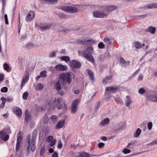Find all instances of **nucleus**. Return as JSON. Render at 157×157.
Instances as JSON below:
<instances>
[{
    "label": "nucleus",
    "mask_w": 157,
    "mask_h": 157,
    "mask_svg": "<svg viewBox=\"0 0 157 157\" xmlns=\"http://www.w3.org/2000/svg\"><path fill=\"white\" fill-rule=\"evenodd\" d=\"M72 75L71 72H67L66 74L60 73L59 76V79L54 83V87L58 91L59 94L63 96L64 93L63 91L59 92L62 89V86H63L67 82L68 84H70L72 82Z\"/></svg>",
    "instance_id": "nucleus-1"
},
{
    "label": "nucleus",
    "mask_w": 157,
    "mask_h": 157,
    "mask_svg": "<svg viewBox=\"0 0 157 157\" xmlns=\"http://www.w3.org/2000/svg\"><path fill=\"white\" fill-rule=\"evenodd\" d=\"M62 99L58 98L54 99L51 98L47 101V103L49 108L51 110H54L56 108H57L59 109H61L63 106L61 103Z\"/></svg>",
    "instance_id": "nucleus-2"
},
{
    "label": "nucleus",
    "mask_w": 157,
    "mask_h": 157,
    "mask_svg": "<svg viewBox=\"0 0 157 157\" xmlns=\"http://www.w3.org/2000/svg\"><path fill=\"white\" fill-rule=\"evenodd\" d=\"M83 6L82 5H73L72 6L64 5L61 6L59 9L67 13H74L78 12V8H82Z\"/></svg>",
    "instance_id": "nucleus-3"
},
{
    "label": "nucleus",
    "mask_w": 157,
    "mask_h": 157,
    "mask_svg": "<svg viewBox=\"0 0 157 157\" xmlns=\"http://www.w3.org/2000/svg\"><path fill=\"white\" fill-rule=\"evenodd\" d=\"M93 14L94 17L99 18L106 17L108 16V14L101 11H95L93 12Z\"/></svg>",
    "instance_id": "nucleus-4"
},
{
    "label": "nucleus",
    "mask_w": 157,
    "mask_h": 157,
    "mask_svg": "<svg viewBox=\"0 0 157 157\" xmlns=\"http://www.w3.org/2000/svg\"><path fill=\"white\" fill-rule=\"evenodd\" d=\"M69 65L73 68H79L81 66V64L76 60H73L70 61Z\"/></svg>",
    "instance_id": "nucleus-5"
},
{
    "label": "nucleus",
    "mask_w": 157,
    "mask_h": 157,
    "mask_svg": "<svg viewBox=\"0 0 157 157\" xmlns=\"http://www.w3.org/2000/svg\"><path fill=\"white\" fill-rule=\"evenodd\" d=\"M79 102L78 99H75L73 101L71 109V113L72 114H75L77 111V106Z\"/></svg>",
    "instance_id": "nucleus-6"
},
{
    "label": "nucleus",
    "mask_w": 157,
    "mask_h": 157,
    "mask_svg": "<svg viewBox=\"0 0 157 157\" xmlns=\"http://www.w3.org/2000/svg\"><path fill=\"white\" fill-rule=\"evenodd\" d=\"M29 79V70H26L25 72V76L23 78L21 84V89H22L24 86L25 85L26 83L27 82Z\"/></svg>",
    "instance_id": "nucleus-7"
},
{
    "label": "nucleus",
    "mask_w": 157,
    "mask_h": 157,
    "mask_svg": "<svg viewBox=\"0 0 157 157\" xmlns=\"http://www.w3.org/2000/svg\"><path fill=\"white\" fill-rule=\"evenodd\" d=\"M51 25L50 24L41 23L40 24L39 27L41 31H44L50 28Z\"/></svg>",
    "instance_id": "nucleus-8"
},
{
    "label": "nucleus",
    "mask_w": 157,
    "mask_h": 157,
    "mask_svg": "<svg viewBox=\"0 0 157 157\" xmlns=\"http://www.w3.org/2000/svg\"><path fill=\"white\" fill-rule=\"evenodd\" d=\"M147 98L148 101H151L153 102H157V94L153 93L147 95Z\"/></svg>",
    "instance_id": "nucleus-9"
},
{
    "label": "nucleus",
    "mask_w": 157,
    "mask_h": 157,
    "mask_svg": "<svg viewBox=\"0 0 157 157\" xmlns=\"http://www.w3.org/2000/svg\"><path fill=\"white\" fill-rule=\"evenodd\" d=\"M55 69L56 71H64L67 69V67L66 65H64L61 64L56 65L55 67Z\"/></svg>",
    "instance_id": "nucleus-10"
},
{
    "label": "nucleus",
    "mask_w": 157,
    "mask_h": 157,
    "mask_svg": "<svg viewBox=\"0 0 157 157\" xmlns=\"http://www.w3.org/2000/svg\"><path fill=\"white\" fill-rule=\"evenodd\" d=\"M84 56L88 61L92 63L94 62L95 60L94 57L91 55H89L86 52H84L83 53Z\"/></svg>",
    "instance_id": "nucleus-11"
},
{
    "label": "nucleus",
    "mask_w": 157,
    "mask_h": 157,
    "mask_svg": "<svg viewBox=\"0 0 157 157\" xmlns=\"http://www.w3.org/2000/svg\"><path fill=\"white\" fill-rule=\"evenodd\" d=\"M42 3H47L49 4H55L57 3L58 0H40Z\"/></svg>",
    "instance_id": "nucleus-12"
},
{
    "label": "nucleus",
    "mask_w": 157,
    "mask_h": 157,
    "mask_svg": "<svg viewBox=\"0 0 157 157\" xmlns=\"http://www.w3.org/2000/svg\"><path fill=\"white\" fill-rule=\"evenodd\" d=\"M27 142L25 144V147H27L26 152L25 155L26 156H28L29 154V136H28L27 139Z\"/></svg>",
    "instance_id": "nucleus-13"
},
{
    "label": "nucleus",
    "mask_w": 157,
    "mask_h": 157,
    "mask_svg": "<svg viewBox=\"0 0 157 157\" xmlns=\"http://www.w3.org/2000/svg\"><path fill=\"white\" fill-rule=\"evenodd\" d=\"M13 112L18 117H21L22 112L21 109L20 108L18 107L15 108L13 109Z\"/></svg>",
    "instance_id": "nucleus-14"
},
{
    "label": "nucleus",
    "mask_w": 157,
    "mask_h": 157,
    "mask_svg": "<svg viewBox=\"0 0 157 157\" xmlns=\"http://www.w3.org/2000/svg\"><path fill=\"white\" fill-rule=\"evenodd\" d=\"M106 91L108 93H113L117 90V88L115 87H109L105 89Z\"/></svg>",
    "instance_id": "nucleus-15"
},
{
    "label": "nucleus",
    "mask_w": 157,
    "mask_h": 157,
    "mask_svg": "<svg viewBox=\"0 0 157 157\" xmlns=\"http://www.w3.org/2000/svg\"><path fill=\"white\" fill-rule=\"evenodd\" d=\"M25 118L24 121V124L28 123L29 121V115L28 109L25 110Z\"/></svg>",
    "instance_id": "nucleus-16"
},
{
    "label": "nucleus",
    "mask_w": 157,
    "mask_h": 157,
    "mask_svg": "<svg viewBox=\"0 0 157 157\" xmlns=\"http://www.w3.org/2000/svg\"><path fill=\"white\" fill-rule=\"evenodd\" d=\"M5 133L3 131L0 132V138H1L4 141H6L9 139V136L8 135L5 136Z\"/></svg>",
    "instance_id": "nucleus-17"
},
{
    "label": "nucleus",
    "mask_w": 157,
    "mask_h": 157,
    "mask_svg": "<svg viewBox=\"0 0 157 157\" xmlns=\"http://www.w3.org/2000/svg\"><path fill=\"white\" fill-rule=\"evenodd\" d=\"M116 6L115 5L107 6L106 7L105 11L107 12L112 11L116 9Z\"/></svg>",
    "instance_id": "nucleus-18"
},
{
    "label": "nucleus",
    "mask_w": 157,
    "mask_h": 157,
    "mask_svg": "<svg viewBox=\"0 0 157 157\" xmlns=\"http://www.w3.org/2000/svg\"><path fill=\"white\" fill-rule=\"evenodd\" d=\"M120 63L122 67H126L129 64V62H127L122 57L120 58Z\"/></svg>",
    "instance_id": "nucleus-19"
},
{
    "label": "nucleus",
    "mask_w": 157,
    "mask_h": 157,
    "mask_svg": "<svg viewBox=\"0 0 157 157\" xmlns=\"http://www.w3.org/2000/svg\"><path fill=\"white\" fill-rule=\"evenodd\" d=\"M92 156H95V155H92L91 154H88L85 152H82L77 157H90Z\"/></svg>",
    "instance_id": "nucleus-20"
},
{
    "label": "nucleus",
    "mask_w": 157,
    "mask_h": 157,
    "mask_svg": "<svg viewBox=\"0 0 157 157\" xmlns=\"http://www.w3.org/2000/svg\"><path fill=\"white\" fill-rule=\"evenodd\" d=\"M65 124V120H63L61 121H59L58 122L56 125V128L59 129L63 127Z\"/></svg>",
    "instance_id": "nucleus-21"
},
{
    "label": "nucleus",
    "mask_w": 157,
    "mask_h": 157,
    "mask_svg": "<svg viewBox=\"0 0 157 157\" xmlns=\"http://www.w3.org/2000/svg\"><path fill=\"white\" fill-rule=\"evenodd\" d=\"M109 121V120L108 118H106L100 122V124L102 126H105L108 125Z\"/></svg>",
    "instance_id": "nucleus-22"
},
{
    "label": "nucleus",
    "mask_w": 157,
    "mask_h": 157,
    "mask_svg": "<svg viewBox=\"0 0 157 157\" xmlns=\"http://www.w3.org/2000/svg\"><path fill=\"white\" fill-rule=\"evenodd\" d=\"M134 45L136 48L139 49L143 48L145 46V44H142L140 42L138 41L135 42Z\"/></svg>",
    "instance_id": "nucleus-23"
},
{
    "label": "nucleus",
    "mask_w": 157,
    "mask_h": 157,
    "mask_svg": "<svg viewBox=\"0 0 157 157\" xmlns=\"http://www.w3.org/2000/svg\"><path fill=\"white\" fill-rule=\"evenodd\" d=\"M146 32L154 34L155 32V28L151 26L149 27L147 29Z\"/></svg>",
    "instance_id": "nucleus-24"
},
{
    "label": "nucleus",
    "mask_w": 157,
    "mask_h": 157,
    "mask_svg": "<svg viewBox=\"0 0 157 157\" xmlns=\"http://www.w3.org/2000/svg\"><path fill=\"white\" fill-rule=\"evenodd\" d=\"M132 101L130 99L129 96H126V99L125 101V103L126 106L127 107L129 106L130 104L132 103Z\"/></svg>",
    "instance_id": "nucleus-25"
},
{
    "label": "nucleus",
    "mask_w": 157,
    "mask_h": 157,
    "mask_svg": "<svg viewBox=\"0 0 157 157\" xmlns=\"http://www.w3.org/2000/svg\"><path fill=\"white\" fill-rule=\"evenodd\" d=\"M104 43H105L107 46H109L111 44V40L107 37H106L104 38Z\"/></svg>",
    "instance_id": "nucleus-26"
},
{
    "label": "nucleus",
    "mask_w": 157,
    "mask_h": 157,
    "mask_svg": "<svg viewBox=\"0 0 157 157\" xmlns=\"http://www.w3.org/2000/svg\"><path fill=\"white\" fill-rule=\"evenodd\" d=\"M17 142L19 143H21V140L22 139V137L21 132V131H19L17 134Z\"/></svg>",
    "instance_id": "nucleus-27"
},
{
    "label": "nucleus",
    "mask_w": 157,
    "mask_h": 157,
    "mask_svg": "<svg viewBox=\"0 0 157 157\" xmlns=\"http://www.w3.org/2000/svg\"><path fill=\"white\" fill-rule=\"evenodd\" d=\"M147 8L149 9L157 8V3L149 4L147 6Z\"/></svg>",
    "instance_id": "nucleus-28"
},
{
    "label": "nucleus",
    "mask_w": 157,
    "mask_h": 157,
    "mask_svg": "<svg viewBox=\"0 0 157 157\" xmlns=\"http://www.w3.org/2000/svg\"><path fill=\"white\" fill-rule=\"evenodd\" d=\"M37 134V130H35L33 132L32 141H35Z\"/></svg>",
    "instance_id": "nucleus-29"
},
{
    "label": "nucleus",
    "mask_w": 157,
    "mask_h": 157,
    "mask_svg": "<svg viewBox=\"0 0 157 157\" xmlns=\"http://www.w3.org/2000/svg\"><path fill=\"white\" fill-rule=\"evenodd\" d=\"M141 132V130L139 128H138L135 133L134 134V136L135 137H139L140 134Z\"/></svg>",
    "instance_id": "nucleus-30"
},
{
    "label": "nucleus",
    "mask_w": 157,
    "mask_h": 157,
    "mask_svg": "<svg viewBox=\"0 0 157 157\" xmlns=\"http://www.w3.org/2000/svg\"><path fill=\"white\" fill-rule=\"evenodd\" d=\"M112 79V77L111 76H107L103 80L102 83L104 84H105L108 81L111 80Z\"/></svg>",
    "instance_id": "nucleus-31"
},
{
    "label": "nucleus",
    "mask_w": 157,
    "mask_h": 157,
    "mask_svg": "<svg viewBox=\"0 0 157 157\" xmlns=\"http://www.w3.org/2000/svg\"><path fill=\"white\" fill-rule=\"evenodd\" d=\"M60 59L66 62H68L70 60V57L69 56H64L61 57H60Z\"/></svg>",
    "instance_id": "nucleus-32"
},
{
    "label": "nucleus",
    "mask_w": 157,
    "mask_h": 157,
    "mask_svg": "<svg viewBox=\"0 0 157 157\" xmlns=\"http://www.w3.org/2000/svg\"><path fill=\"white\" fill-rule=\"evenodd\" d=\"M87 52L90 55H91L94 53L93 48L91 46L87 48Z\"/></svg>",
    "instance_id": "nucleus-33"
},
{
    "label": "nucleus",
    "mask_w": 157,
    "mask_h": 157,
    "mask_svg": "<svg viewBox=\"0 0 157 157\" xmlns=\"http://www.w3.org/2000/svg\"><path fill=\"white\" fill-rule=\"evenodd\" d=\"M47 72L45 70H43L41 71L40 73L41 77H45L47 76Z\"/></svg>",
    "instance_id": "nucleus-34"
},
{
    "label": "nucleus",
    "mask_w": 157,
    "mask_h": 157,
    "mask_svg": "<svg viewBox=\"0 0 157 157\" xmlns=\"http://www.w3.org/2000/svg\"><path fill=\"white\" fill-rule=\"evenodd\" d=\"M44 88V86L42 83H40L38 84L36 87V89L37 90H42Z\"/></svg>",
    "instance_id": "nucleus-35"
},
{
    "label": "nucleus",
    "mask_w": 157,
    "mask_h": 157,
    "mask_svg": "<svg viewBox=\"0 0 157 157\" xmlns=\"http://www.w3.org/2000/svg\"><path fill=\"white\" fill-rule=\"evenodd\" d=\"M48 121V118L47 114H45L43 117V122L44 124H47Z\"/></svg>",
    "instance_id": "nucleus-36"
},
{
    "label": "nucleus",
    "mask_w": 157,
    "mask_h": 157,
    "mask_svg": "<svg viewBox=\"0 0 157 157\" xmlns=\"http://www.w3.org/2000/svg\"><path fill=\"white\" fill-rule=\"evenodd\" d=\"M98 61H103L105 59H106V58L105 56V55L103 54H100L99 56L98 57Z\"/></svg>",
    "instance_id": "nucleus-37"
},
{
    "label": "nucleus",
    "mask_w": 157,
    "mask_h": 157,
    "mask_svg": "<svg viewBox=\"0 0 157 157\" xmlns=\"http://www.w3.org/2000/svg\"><path fill=\"white\" fill-rule=\"evenodd\" d=\"M36 145L35 141H31V149L32 151H34L35 150Z\"/></svg>",
    "instance_id": "nucleus-38"
},
{
    "label": "nucleus",
    "mask_w": 157,
    "mask_h": 157,
    "mask_svg": "<svg viewBox=\"0 0 157 157\" xmlns=\"http://www.w3.org/2000/svg\"><path fill=\"white\" fill-rule=\"evenodd\" d=\"M1 100L2 101V102L1 104V108L2 109L4 106L5 105L6 103V100H5V98L2 97L1 98Z\"/></svg>",
    "instance_id": "nucleus-39"
},
{
    "label": "nucleus",
    "mask_w": 157,
    "mask_h": 157,
    "mask_svg": "<svg viewBox=\"0 0 157 157\" xmlns=\"http://www.w3.org/2000/svg\"><path fill=\"white\" fill-rule=\"evenodd\" d=\"M58 119V117L56 115H53L51 116V119L54 123H56L57 122Z\"/></svg>",
    "instance_id": "nucleus-40"
},
{
    "label": "nucleus",
    "mask_w": 157,
    "mask_h": 157,
    "mask_svg": "<svg viewBox=\"0 0 157 157\" xmlns=\"http://www.w3.org/2000/svg\"><path fill=\"white\" fill-rule=\"evenodd\" d=\"M149 15V14H147L141 15H138L136 17L137 19H143L145 17H146L148 16Z\"/></svg>",
    "instance_id": "nucleus-41"
},
{
    "label": "nucleus",
    "mask_w": 157,
    "mask_h": 157,
    "mask_svg": "<svg viewBox=\"0 0 157 157\" xmlns=\"http://www.w3.org/2000/svg\"><path fill=\"white\" fill-rule=\"evenodd\" d=\"M114 100L117 103L123 104V103L122 100L120 98H115Z\"/></svg>",
    "instance_id": "nucleus-42"
},
{
    "label": "nucleus",
    "mask_w": 157,
    "mask_h": 157,
    "mask_svg": "<svg viewBox=\"0 0 157 157\" xmlns=\"http://www.w3.org/2000/svg\"><path fill=\"white\" fill-rule=\"evenodd\" d=\"M89 42L88 40H78V42L79 44L83 45H86L87 43V42Z\"/></svg>",
    "instance_id": "nucleus-43"
},
{
    "label": "nucleus",
    "mask_w": 157,
    "mask_h": 157,
    "mask_svg": "<svg viewBox=\"0 0 157 157\" xmlns=\"http://www.w3.org/2000/svg\"><path fill=\"white\" fill-rule=\"evenodd\" d=\"M21 143L17 142L16 147V152H17L20 149L21 145Z\"/></svg>",
    "instance_id": "nucleus-44"
},
{
    "label": "nucleus",
    "mask_w": 157,
    "mask_h": 157,
    "mask_svg": "<svg viewBox=\"0 0 157 157\" xmlns=\"http://www.w3.org/2000/svg\"><path fill=\"white\" fill-rule=\"evenodd\" d=\"M105 44L102 42H100L98 45V48L100 49H103L105 48Z\"/></svg>",
    "instance_id": "nucleus-45"
},
{
    "label": "nucleus",
    "mask_w": 157,
    "mask_h": 157,
    "mask_svg": "<svg viewBox=\"0 0 157 157\" xmlns=\"http://www.w3.org/2000/svg\"><path fill=\"white\" fill-rule=\"evenodd\" d=\"M28 96V94L27 92H24L23 95L22 97L23 99L27 100Z\"/></svg>",
    "instance_id": "nucleus-46"
},
{
    "label": "nucleus",
    "mask_w": 157,
    "mask_h": 157,
    "mask_svg": "<svg viewBox=\"0 0 157 157\" xmlns=\"http://www.w3.org/2000/svg\"><path fill=\"white\" fill-rule=\"evenodd\" d=\"M57 15L60 18H65L67 17L66 15L62 13H59L57 14Z\"/></svg>",
    "instance_id": "nucleus-47"
},
{
    "label": "nucleus",
    "mask_w": 157,
    "mask_h": 157,
    "mask_svg": "<svg viewBox=\"0 0 157 157\" xmlns=\"http://www.w3.org/2000/svg\"><path fill=\"white\" fill-rule=\"evenodd\" d=\"M145 92V89L143 88H140L138 91V92L141 94H143Z\"/></svg>",
    "instance_id": "nucleus-48"
},
{
    "label": "nucleus",
    "mask_w": 157,
    "mask_h": 157,
    "mask_svg": "<svg viewBox=\"0 0 157 157\" xmlns=\"http://www.w3.org/2000/svg\"><path fill=\"white\" fill-rule=\"evenodd\" d=\"M45 148L44 147H42L41 149L40 152V155L41 156L43 155L44 152H45Z\"/></svg>",
    "instance_id": "nucleus-49"
},
{
    "label": "nucleus",
    "mask_w": 157,
    "mask_h": 157,
    "mask_svg": "<svg viewBox=\"0 0 157 157\" xmlns=\"http://www.w3.org/2000/svg\"><path fill=\"white\" fill-rule=\"evenodd\" d=\"M148 129L150 130L151 129L152 127V123L151 122H149L147 124Z\"/></svg>",
    "instance_id": "nucleus-50"
},
{
    "label": "nucleus",
    "mask_w": 157,
    "mask_h": 157,
    "mask_svg": "<svg viewBox=\"0 0 157 157\" xmlns=\"http://www.w3.org/2000/svg\"><path fill=\"white\" fill-rule=\"evenodd\" d=\"M123 153L125 154L130 153L131 152V151L128 149L125 148L122 151Z\"/></svg>",
    "instance_id": "nucleus-51"
},
{
    "label": "nucleus",
    "mask_w": 157,
    "mask_h": 157,
    "mask_svg": "<svg viewBox=\"0 0 157 157\" xmlns=\"http://www.w3.org/2000/svg\"><path fill=\"white\" fill-rule=\"evenodd\" d=\"M30 21L33 19L35 15L33 11H30Z\"/></svg>",
    "instance_id": "nucleus-52"
},
{
    "label": "nucleus",
    "mask_w": 157,
    "mask_h": 157,
    "mask_svg": "<svg viewBox=\"0 0 157 157\" xmlns=\"http://www.w3.org/2000/svg\"><path fill=\"white\" fill-rule=\"evenodd\" d=\"M56 56V52H55L53 51L51 52L49 55V57H50L53 58Z\"/></svg>",
    "instance_id": "nucleus-53"
},
{
    "label": "nucleus",
    "mask_w": 157,
    "mask_h": 157,
    "mask_svg": "<svg viewBox=\"0 0 157 157\" xmlns=\"http://www.w3.org/2000/svg\"><path fill=\"white\" fill-rule=\"evenodd\" d=\"M3 67L4 69L5 70H8L9 69V67L7 63H5L3 64Z\"/></svg>",
    "instance_id": "nucleus-54"
},
{
    "label": "nucleus",
    "mask_w": 157,
    "mask_h": 157,
    "mask_svg": "<svg viewBox=\"0 0 157 157\" xmlns=\"http://www.w3.org/2000/svg\"><path fill=\"white\" fill-rule=\"evenodd\" d=\"M8 91V88L6 87H2L1 90V91L2 92L6 93Z\"/></svg>",
    "instance_id": "nucleus-55"
},
{
    "label": "nucleus",
    "mask_w": 157,
    "mask_h": 157,
    "mask_svg": "<svg viewBox=\"0 0 157 157\" xmlns=\"http://www.w3.org/2000/svg\"><path fill=\"white\" fill-rule=\"evenodd\" d=\"M143 78V76L141 74L139 75L137 78V80L138 81H141Z\"/></svg>",
    "instance_id": "nucleus-56"
},
{
    "label": "nucleus",
    "mask_w": 157,
    "mask_h": 157,
    "mask_svg": "<svg viewBox=\"0 0 157 157\" xmlns=\"http://www.w3.org/2000/svg\"><path fill=\"white\" fill-rule=\"evenodd\" d=\"M45 108L43 107H37L36 108V110L38 111H41L43 110H44Z\"/></svg>",
    "instance_id": "nucleus-57"
},
{
    "label": "nucleus",
    "mask_w": 157,
    "mask_h": 157,
    "mask_svg": "<svg viewBox=\"0 0 157 157\" xmlns=\"http://www.w3.org/2000/svg\"><path fill=\"white\" fill-rule=\"evenodd\" d=\"M4 18L5 20V22L6 24L8 25L9 24V22L8 21V17L6 14L4 15Z\"/></svg>",
    "instance_id": "nucleus-58"
},
{
    "label": "nucleus",
    "mask_w": 157,
    "mask_h": 157,
    "mask_svg": "<svg viewBox=\"0 0 157 157\" xmlns=\"http://www.w3.org/2000/svg\"><path fill=\"white\" fill-rule=\"evenodd\" d=\"M53 137L52 136H49L48 137V138L47 140V142H50L51 141H52L53 140Z\"/></svg>",
    "instance_id": "nucleus-59"
},
{
    "label": "nucleus",
    "mask_w": 157,
    "mask_h": 157,
    "mask_svg": "<svg viewBox=\"0 0 157 157\" xmlns=\"http://www.w3.org/2000/svg\"><path fill=\"white\" fill-rule=\"evenodd\" d=\"M63 145L61 140L59 141V143L57 147L59 149L61 148L62 147Z\"/></svg>",
    "instance_id": "nucleus-60"
},
{
    "label": "nucleus",
    "mask_w": 157,
    "mask_h": 157,
    "mask_svg": "<svg viewBox=\"0 0 157 157\" xmlns=\"http://www.w3.org/2000/svg\"><path fill=\"white\" fill-rule=\"evenodd\" d=\"M105 144L104 143L101 142L98 144V147L99 148H101L104 146Z\"/></svg>",
    "instance_id": "nucleus-61"
},
{
    "label": "nucleus",
    "mask_w": 157,
    "mask_h": 157,
    "mask_svg": "<svg viewBox=\"0 0 157 157\" xmlns=\"http://www.w3.org/2000/svg\"><path fill=\"white\" fill-rule=\"evenodd\" d=\"M50 71H51L52 73L53 74H55L56 73V69L55 70L54 68H53V67H50Z\"/></svg>",
    "instance_id": "nucleus-62"
},
{
    "label": "nucleus",
    "mask_w": 157,
    "mask_h": 157,
    "mask_svg": "<svg viewBox=\"0 0 157 157\" xmlns=\"http://www.w3.org/2000/svg\"><path fill=\"white\" fill-rule=\"evenodd\" d=\"M50 144V145L51 146H53L55 144L56 142V140L55 139L51 141Z\"/></svg>",
    "instance_id": "nucleus-63"
},
{
    "label": "nucleus",
    "mask_w": 157,
    "mask_h": 157,
    "mask_svg": "<svg viewBox=\"0 0 157 157\" xmlns=\"http://www.w3.org/2000/svg\"><path fill=\"white\" fill-rule=\"evenodd\" d=\"M104 55H105V56L106 58V59L108 57H109L110 56L109 53L108 52H105L104 54Z\"/></svg>",
    "instance_id": "nucleus-64"
}]
</instances>
